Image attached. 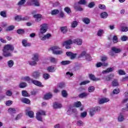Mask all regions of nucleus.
<instances>
[{
  "instance_id": "nucleus-37",
  "label": "nucleus",
  "mask_w": 128,
  "mask_h": 128,
  "mask_svg": "<svg viewBox=\"0 0 128 128\" xmlns=\"http://www.w3.org/2000/svg\"><path fill=\"white\" fill-rule=\"evenodd\" d=\"M108 12H103L100 14V16L102 18H108Z\"/></svg>"
},
{
  "instance_id": "nucleus-5",
  "label": "nucleus",
  "mask_w": 128,
  "mask_h": 128,
  "mask_svg": "<svg viewBox=\"0 0 128 128\" xmlns=\"http://www.w3.org/2000/svg\"><path fill=\"white\" fill-rule=\"evenodd\" d=\"M40 34H44L46 32L48 26V24H44L40 26Z\"/></svg>"
},
{
  "instance_id": "nucleus-45",
  "label": "nucleus",
  "mask_w": 128,
  "mask_h": 128,
  "mask_svg": "<svg viewBox=\"0 0 128 128\" xmlns=\"http://www.w3.org/2000/svg\"><path fill=\"white\" fill-rule=\"evenodd\" d=\"M14 29V26H9L6 29V30L7 32H10V30H13Z\"/></svg>"
},
{
  "instance_id": "nucleus-17",
  "label": "nucleus",
  "mask_w": 128,
  "mask_h": 128,
  "mask_svg": "<svg viewBox=\"0 0 128 128\" xmlns=\"http://www.w3.org/2000/svg\"><path fill=\"white\" fill-rule=\"evenodd\" d=\"M114 74H110V75H108L106 76L105 80L107 82H110V80H112V78H114Z\"/></svg>"
},
{
  "instance_id": "nucleus-59",
  "label": "nucleus",
  "mask_w": 128,
  "mask_h": 128,
  "mask_svg": "<svg viewBox=\"0 0 128 128\" xmlns=\"http://www.w3.org/2000/svg\"><path fill=\"white\" fill-rule=\"evenodd\" d=\"M121 29L122 31L123 32H126L128 30V28L126 26H122Z\"/></svg>"
},
{
  "instance_id": "nucleus-25",
  "label": "nucleus",
  "mask_w": 128,
  "mask_h": 128,
  "mask_svg": "<svg viewBox=\"0 0 128 128\" xmlns=\"http://www.w3.org/2000/svg\"><path fill=\"white\" fill-rule=\"evenodd\" d=\"M61 32L62 34H66L68 32V27L67 26H62L60 28Z\"/></svg>"
},
{
  "instance_id": "nucleus-9",
  "label": "nucleus",
  "mask_w": 128,
  "mask_h": 128,
  "mask_svg": "<svg viewBox=\"0 0 128 128\" xmlns=\"http://www.w3.org/2000/svg\"><path fill=\"white\" fill-rule=\"evenodd\" d=\"M73 44H76L78 46H82V40L80 38H76L72 40Z\"/></svg>"
},
{
  "instance_id": "nucleus-60",
  "label": "nucleus",
  "mask_w": 128,
  "mask_h": 128,
  "mask_svg": "<svg viewBox=\"0 0 128 128\" xmlns=\"http://www.w3.org/2000/svg\"><path fill=\"white\" fill-rule=\"evenodd\" d=\"M64 11L66 12L67 14H70V12H72V10H70V8L68 7L65 8Z\"/></svg>"
},
{
  "instance_id": "nucleus-15",
  "label": "nucleus",
  "mask_w": 128,
  "mask_h": 128,
  "mask_svg": "<svg viewBox=\"0 0 128 128\" xmlns=\"http://www.w3.org/2000/svg\"><path fill=\"white\" fill-rule=\"evenodd\" d=\"M74 8L76 10H78V12H82V10H84V8L80 6L78 4H74Z\"/></svg>"
},
{
  "instance_id": "nucleus-34",
  "label": "nucleus",
  "mask_w": 128,
  "mask_h": 128,
  "mask_svg": "<svg viewBox=\"0 0 128 128\" xmlns=\"http://www.w3.org/2000/svg\"><path fill=\"white\" fill-rule=\"evenodd\" d=\"M9 68H12L14 66V60H10L7 62Z\"/></svg>"
},
{
  "instance_id": "nucleus-7",
  "label": "nucleus",
  "mask_w": 128,
  "mask_h": 128,
  "mask_svg": "<svg viewBox=\"0 0 128 128\" xmlns=\"http://www.w3.org/2000/svg\"><path fill=\"white\" fill-rule=\"evenodd\" d=\"M66 55L68 56H70V60H74L76 58V56H78V54H74L72 52H66Z\"/></svg>"
},
{
  "instance_id": "nucleus-29",
  "label": "nucleus",
  "mask_w": 128,
  "mask_h": 128,
  "mask_svg": "<svg viewBox=\"0 0 128 128\" xmlns=\"http://www.w3.org/2000/svg\"><path fill=\"white\" fill-rule=\"evenodd\" d=\"M54 108H62V104L58 102H55L54 105Z\"/></svg>"
},
{
  "instance_id": "nucleus-52",
  "label": "nucleus",
  "mask_w": 128,
  "mask_h": 128,
  "mask_svg": "<svg viewBox=\"0 0 128 128\" xmlns=\"http://www.w3.org/2000/svg\"><path fill=\"white\" fill-rule=\"evenodd\" d=\"M86 60H88V62H90L92 60V56H90V54H87L86 56Z\"/></svg>"
},
{
  "instance_id": "nucleus-64",
  "label": "nucleus",
  "mask_w": 128,
  "mask_h": 128,
  "mask_svg": "<svg viewBox=\"0 0 128 128\" xmlns=\"http://www.w3.org/2000/svg\"><path fill=\"white\" fill-rule=\"evenodd\" d=\"M108 60L107 56H102L101 58V62H106Z\"/></svg>"
},
{
  "instance_id": "nucleus-36",
  "label": "nucleus",
  "mask_w": 128,
  "mask_h": 128,
  "mask_svg": "<svg viewBox=\"0 0 128 128\" xmlns=\"http://www.w3.org/2000/svg\"><path fill=\"white\" fill-rule=\"evenodd\" d=\"M16 108H10L8 109V112H9L10 114H16Z\"/></svg>"
},
{
  "instance_id": "nucleus-47",
  "label": "nucleus",
  "mask_w": 128,
  "mask_h": 128,
  "mask_svg": "<svg viewBox=\"0 0 128 128\" xmlns=\"http://www.w3.org/2000/svg\"><path fill=\"white\" fill-rule=\"evenodd\" d=\"M118 74L120 76H126V72L122 70H118Z\"/></svg>"
},
{
  "instance_id": "nucleus-3",
  "label": "nucleus",
  "mask_w": 128,
  "mask_h": 128,
  "mask_svg": "<svg viewBox=\"0 0 128 128\" xmlns=\"http://www.w3.org/2000/svg\"><path fill=\"white\" fill-rule=\"evenodd\" d=\"M72 44L73 41L70 39L62 42V46H65L66 48L70 49V44Z\"/></svg>"
},
{
  "instance_id": "nucleus-57",
  "label": "nucleus",
  "mask_w": 128,
  "mask_h": 128,
  "mask_svg": "<svg viewBox=\"0 0 128 128\" xmlns=\"http://www.w3.org/2000/svg\"><path fill=\"white\" fill-rule=\"evenodd\" d=\"M86 54V51H83L79 56V58H83L85 56Z\"/></svg>"
},
{
  "instance_id": "nucleus-30",
  "label": "nucleus",
  "mask_w": 128,
  "mask_h": 128,
  "mask_svg": "<svg viewBox=\"0 0 128 128\" xmlns=\"http://www.w3.org/2000/svg\"><path fill=\"white\" fill-rule=\"evenodd\" d=\"M28 86V84L26 82H22L20 84L19 86L20 88H24Z\"/></svg>"
},
{
  "instance_id": "nucleus-42",
  "label": "nucleus",
  "mask_w": 128,
  "mask_h": 128,
  "mask_svg": "<svg viewBox=\"0 0 128 128\" xmlns=\"http://www.w3.org/2000/svg\"><path fill=\"white\" fill-rule=\"evenodd\" d=\"M82 106V103L80 102H76L74 103V106L76 108H80V106Z\"/></svg>"
},
{
  "instance_id": "nucleus-14",
  "label": "nucleus",
  "mask_w": 128,
  "mask_h": 128,
  "mask_svg": "<svg viewBox=\"0 0 128 128\" xmlns=\"http://www.w3.org/2000/svg\"><path fill=\"white\" fill-rule=\"evenodd\" d=\"M40 72H35L32 74V78H36V79L38 78H40Z\"/></svg>"
},
{
  "instance_id": "nucleus-62",
  "label": "nucleus",
  "mask_w": 128,
  "mask_h": 128,
  "mask_svg": "<svg viewBox=\"0 0 128 128\" xmlns=\"http://www.w3.org/2000/svg\"><path fill=\"white\" fill-rule=\"evenodd\" d=\"M88 114V113L86 112H84L82 113H81V117L82 118H86V116Z\"/></svg>"
},
{
  "instance_id": "nucleus-54",
  "label": "nucleus",
  "mask_w": 128,
  "mask_h": 128,
  "mask_svg": "<svg viewBox=\"0 0 128 128\" xmlns=\"http://www.w3.org/2000/svg\"><path fill=\"white\" fill-rule=\"evenodd\" d=\"M112 92L114 94H120V89L118 88H116Z\"/></svg>"
},
{
  "instance_id": "nucleus-39",
  "label": "nucleus",
  "mask_w": 128,
  "mask_h": 128,
  "mask_svg": "<svg viewBox=\"0 0 128 128\" xmlns=\"http://www.w3.org/2000/svg\"><path fill=\"white\" fill-rule=\"evenodd\" d=\"M94 90H96V88L94 86H90L88 88V92H94Z\"/></svg>"
},
{
  "instance_id": "nucleus-26",
  "label": "nucleus",
  "mask_w": 128,
  "mask_h": 128,
  "mask_svg": "<svg viewBox=\"0 0 128 128\" xmlns=\"http://www.w3.org/2000/svg\"><path fill=\"white\" fill-rule=\"evenodd\" d=\"M82 22L84 24H88L90 22V20L88 18H82Z\"/></svg>"
},
{
  "instance_id": "nucleus-20",
  "label": "nucleus",
  "mask_w": 128,
  "mask_h": 128,
  "mask_svg": "<svg viewBox=\"0 0 128 128\" xmlns=\"http://www.w3.org/2000/svg\"><path fill=\"white\" fill-rule=\"evenodd\" d=\"M89 94H90L88 93L84 92L79 94L78 96L80 98H86V96H88Z\"/></svg>"
},
{
  "instance_id": "nucleus-32",
  "label": "nucleus",
  "mask_w": 128,
  "mask_h": 128,
  "mask_svg": "<svg viewBox=\"0 0 128 128\" xmlns=\"http://www.w3.org/2000/svg\"><path fill=\"white\" fill-rule=\"evenodd\" d=\"M50 62H52V64H56V62H58V59L54 57H50Z\"/></svg>"
},
{
  "instance_id": "nucleus-44",
  "label": "nucleus",
  "mask_w": 128,
  "mask_h": 128,
  "mask_svg": "<svg viewBox=\"0 0 128 128\" xmlns=\"http://www.w3.org/2000/svg\"><path fill=\"white\" fill-rule=\"evenodd\" d=\"M59 12H60V11H58V10H52L51 14H52V16H56L58 14Z\"/></svg>"
},
{
  "instance_id": "nucleus-63",
  "label": "nucleus",
  "mask_w": 128,
  "mask_h": 128,
  "mask_svg": "<svg viewBox=\"0 0 128 128\" xmlns=\"http://www.w3.org/2000/svg\"><path fill=\"white\" fill-rule=\"evenodd\" d=\"M98 8L100 10H106V6H104V4H99Z\"/></svg>"
},
{
  "instance_id": "nucleus-10",
  "label": "nucleus",
  "mask_w": 128,
  "mask_h": 128,
  "mask_svg": "<svg viewBox=\"0 0 128 128\" xmlns=\"http://www.w3.org/2000/svg\"><path fill=\"white\" fill-rule=\"evenodd\" d=\"M32 60L38 62L40 60V54L38 53L33 54Z\"/></svg>"
},
{
  "instance_id": "nucleus-2",
  "label": "nucleus",
  "mask_w": 128,
  "mask_h": 128,
  "mask_svg": "<svg viewBox=\"0 0 128 128\" xmlns=\"http://www.w3.org/2000/svg\"><path fill=\"white\" fill-rule=\"evenodd\" d=\"M50 50H52V54H62V50H60V48L58 46H53L50 48Z\"/></svg>"
},
{
  "instance_id": "nucleus-13",
  "label": "nucleus",
  "mask_w": 128,
  "mask_h": 128,
  "mask_svg": "<svg viewBox=\"0 0 128 128\" xmlns=\"http://www.w3.org/2000/svg\"><path fill=\"white\" fill-rule=\"evenodd\" d=\"M89 76L90 80H93L94 82H98V80H100V78H96V76H94V75L92 74H89Z\"/></svg>"
},
{
  "instance_id": "nucleus-55",
  "label": "nucleus",
  "mask_w": 128,
  "mask_h": 128,
  "mask_svg": "<svg viewBox=\"0 0 128 128\" xmlns=\"http://www.w3.org/2000/svg\"><path fill=\"white\" fill-rule=\"evenodd\" d=\"M22 94L23 96H28V94L26 90H22Z\"/></svg>"
},
{
  "instance_id": "nucleus-8",
  "label": "nucleus",
  "mask_w": 128,
  "mask_h": 128,
  "mask_svg": "<svg viewBox=\"0 0 128 128\" xmlns=\"http://www.w3.org/2000/svg\"><path fill=\"white\" fill-rule=\"evenodd\" d=\"M30 6H40V2L38 0H29Z\"/></svg>"
},
{
  "instance_id": "nucleus-61",
  "label": "nucleus",
  "mask_w": 128,
  "mask_h": 128,
  "mask_svg": "<svg viewBox=\"0 0 128 128\" xmlns=\"http://www.w3.org/2000/svg\"><path fill=\"white\" fill-rule=\"evenodd\" d=\"M93 108L94 109V110H95L96 112H100V106H96Z\"/></svg>"
},
{
  "instance_id": "nucleus-58",
  "label": "nucleus",
  "mask_w": 128,
  "mask_h": 128,
  "mask_svg": "<svg viewBox=\"0 0 128 128\" xmlns=\"http://www.w3.org/2000/svg\"><path fill=\"white\" fill-rule=\"evenodd\" d=\"M17 33H18V34H22L24 33V30L22 29H18L17 30Z\"/></svg>"
},
{
  "instance_id": "nucleus-21",
  "label": "nucleus",
  "mask_w": 128,
  "mask_h": 128,
  "mask_svg": "<svg viewBox=\"0 0 128 128\" xmlns=\"http://www.w3.org/2000/svg\"><path fill=\"white\" fill-rule=\"evenodd\" d=\"M52 36L50 34H47L44 36L42 38H40L41 40H48Z\"/></svg>"
},
{
  "instance_id": "nucleus-12",
  "label": "nucleus",
  "mask_w": 128,
  "mask_h": 128,
  "mask_svg": "<svg viewBox=\"0 0 128 128\" xmlns=\"http://www.w3.org/2000/svg\"><path fill=\"white\" fill-rule=\"evenodd\" d=\"M32 82L34 84H35V86H40V88H43L44 86L43 84L40 81L36 80H32Z\"/></svg>"
},
{
  "instance_id": "nucleus-27",
  "label": "nucleus",
  "mask_w": 128,
  "mask_h": 128,
  "mask_svg": "<svg viewBox=\"0 0 128 128\" xmlns=\"http://www.w3.org/2000/svg\"><path fill=\"white\" fill-rule=\"evenodd\" d=\"M52 98V94L50 93H48L44 96V100H50V98Z\"/></svg>"
},
{
  "instance_id": "nucleus-50",
  "label": "nucleus",
  "mask_w": 128,
  "mask_h": 128,
  "mask_svg": "<svg viewBox=\"0 0 128 128\" xmlns=\"http://www.w3.org/2000/svg\"><path fill=\"white\" fill-rule=\"evenodd\" d=\"M64 86H66V84H64V82H61L58 84V88H64Z\"/></svg>"
},
{
  "instance_id": "nucleus-56",
  "label": "nucleus",
  "mask_w": 128,
  "mask_h": 128,
  "mask_svg": "<svg viewBox=\"0 0 128 128\" xmlns=\"http://www.w3.org/2000/svg\"><path fill=\"white\" fill-rule=\"evenodd\" d=\"M43 78L45 80H48L50 78V74H43Z\"/></svg>"
},
{
  "instance_id": "nucleus-18",
  "label": "nucleus",
  "mask_w": 128,
  "mask_h": 128,
  "mask_svg": "<svg viewBox=\"0 0 128 128\" xmlns=\"http://www.w3.org/2000/svg\"><path fill=\"white\" fill-rule=\"evenodd\" d=\"M110 102V100L108 98H102L100 100L99 104H105V102Z\"/></svg>"
},
{
  "instance_id": "nucleus-53",
  "label": "nucleus",
  "mask_w": 128,
  "mask_h": 128,
  "mask_svg": "<svg viewBox=\"0 0 128 128\" xmlns=\"http://www.w3.org/2000/svg\"><path fill=\"white\" fill-rule=\"evenodd\" d=\"M0 16L3 18H6V12L5 11H2L0 12Z\"/></svg>"
},
{
  "instance_id": "nucleus-51",
  "label": "nucleus",
  "mask_w": 128,
  "mask_h": 128,
  "mask_svg": "<svg viewBox=\"0 0 128 128\" xmlns=\"http://www.w3.org/2000/svg\"><path fill=\"white\" fill-rule=\"evenodd\" d=\"M96 6V4H94V2H91L88 4V8H92L94 6Z\"/></svg>"
},
{
  "instance_id": "nucleus-41",
  "label": "nucleus",
  "mask_w": 128,
  "mask_h": 128,
  "mask_svg": "<svg viewBox=\"0 0 128 128\" xmlns=\"http://www.w3.org/2000/svg\"><path fill=\"white\" fill-rule=\"evenodd\" d=\"M112 86H118V82L117 80H114L112 82Z\"/></svg>"
},
{
  "instance_id": "nucleus-40",
  "label": "nucleus",
  "mask_w": 128,
  "mask_h": 128,
  "mask_svg": "<svg viewBox=\"0 0 128 128\" xmlns=\"http://www.w3.org/2000/svg\"><path fill=\"white\" fill-rule=\"evenodd\" d=\"M26 114H28V116L29 118H34V112L33 111H28Z\"/></svg>"
},
{
  "instance_id": "nucleus-31",
  "label": "nucleus",
  "mask_w": 128,
  "mask_h": 128,
  "mask_svg": "<svg viewBox=\"0 0 128 128\" xmlns=\"http://www.w3.org/2000/svg\"><path fill=\"white\" fill-rule=\"evenodd\" d=\"M60 64L62 66H66V64H70V60H62L60 62Z\"/></svg>"
},
{
  "instance_id": "nucleus-35",
  "label": "nucleus",
  "mask_w": 128,
  "mask_h": 128,
  "mask_svg": "<svg viewBox=\"0 0 128 128\" xmlns=\"http://www.w3.org/2000/svg\"><path fill=\"white\" fill-rule=\"evenodd\" d=\"M22 102H24V104H30V100L26 98H23L21 99Z\"/></svg>"
},
{
  "instance_id": "nucleus-46",
  "label": "nucleus",
  "mask_w": 128,
  "mask_h": 128,
  "mask_svg": "<svg viewBox=\"0 0 128 128\" xmlns=\"http://www.w3.org/2000/svg\"><path fill=\"white\" fill-rule=\"evenodd\" d=\"M26 4V0H20L18 3V6H24V4Z\"/></svg>"
},
{
  "instance_id": "nucleus-4",
  "label": "nucleus",
  "mask_w": 128,
  "mask_h": 128,
  "mask_svg": "<svg viewBox=\"0 0 128 128\" xmlns=\"http://www.w3.org/2000/svg\"><path fill=\"white\" fill-rule=\"evenodd\" d=\"M46 115V112L42 110H40L38 112L36 113V118L38 120H40V122H42V116H45Z\"/></svg>"
},
{
  "instance_id": "nucleus-1",
  "label": "nucleus",
  "mask_w": 128,
  "mask_h": 128,
  "mask_svg": "<svg viewBox=\"0 0 128 128\" xmlns=\"http://www.w3.org/2000/svg\"><path fill=\"white\" fill-rule=\"evenodd\" d=\"M14 47L12 45L6 44L4 46L3 49L2 54L5 58H8V56H12V53L10 52H14Z\"/></svg>"
},
{
  "instance_id": "nucleus-24",
  "label": "nucleus",
  "mask_w": 128,
  "mask_h": 128,
  "mask_svg": "<svg viewBox=\"0 0 128 128\" xmlns=\"http://www.w3.org/2000/svg\"><path fill=\"white\" fill-rule=\"evenodd\" d=\"M47 70L50 72H56V68L54 66H50L48 68Z\"/></svg>"
},
{
  "instance_id": "nucleus-28",
  "label": "nucleus",
  "mask_w": 128,
  "mask_h": 128,
  "mask_svg": "<svg viewBox=\"0 0 128 128\" xmlns=\"http://www.w3.org/2000/svg\"><path fill=\"white\" fill-rule=\"evenodd\" d=\"M22 80H24V82H30V80H32L30 79V78L28 76H26L25 77L22 78Z\"/></svg>"
},
{
  "instance_id": "nucleus-19",
  "label": "nucleus",
  "mask_w": 128,
  "mask_h": 128,
  "mask_svg": "<svg viewBox=\"0 0 128 128\" xmlns=\"http://www.w3.org/2000/svg\"><path fill=\"white\" fill-rule=\"evenodd\" d=\"M112 51L114 52H115V54H119V52H122V50L116 47H112Z\"/></svg>"
},
{
  "instance_id": "nucleus-11",
  "label": "nucleus",
  "mask_w": 128,
  "mask_h": 128,
  "mask_svg": "<svg viewBox=\"0 0 128 128\" xmlns=\"http://www.w3.org/2000/svg\"><path fill=\"white\" fill-rule=\"evenodd\" d=\"M33 17L35 18V21L37 22H40L42 20V14H34Z\"/></svg>"
},
{
  "instance_id": "nucleus-38",
  "label": "nucleus",
  "mask_w": 128,
  "mask_h": 128,
  "mask_svg": "<svg viewBox=\"0 0 128 128\" xmlns=\"http://www.w3.org/2000/svg\"><path fill=\"white\" fill-rule=\"evenodd\" d=\"M75 4H82V5H84L86 4V0H80L79 2Z\"/></svg>"
},
{
  "instance_id": "nucleus-22",
  "label": "nucleus",
  "mask_w": 128,
  "mask_h": 128,
  "mask_svg": "<svg viewBox=\"0 0 128 128\" xmlns=\"http://www.w3.org/2000/svg\"><path fill=\"white\" fill-rule=\"evenodd\" d=\"M96 112L94 108H91L90 109L89 114L90 116H92V117L94 116L96 114Z\"/></svg>"
},
{
  "instance_id": "nucleus-43",
  "label": "nucleus",
  "mask_w": 128,
  "mask_h": 128,
  "mask_svg": "<svg viewBox=\"0 0 128 128\" xmlns=\"http://www.w3.org/2000/svg\"><path fill=\"white\" fill-rule=\"evenodd\" d=\"M62 94L63 98H66L68 96V93L66 92V90H62Z\"/></svg>"
},
{
  "instance_id": "nucleus-23",
  "label": "nucleus",
  "mask_w": 128,
  "mask_h": 128,
  "mask_svg": "<svg viewBox=\"0 0 128 128\" xmlns=\"http://www.w3.org/2000/svg\"><path fill=\"white\" fill-rule=\"evenodd\" d=\"M118 122H124V115L122 114H120L118 118Z\"/></svg>"
},
{
  "instance_id": "nucleus-16",
  "label": "nucleus",
  "mask_w": 128,
  "mask_h": 128,
  "mask_svg": "<svg viewBox=\"0 0 128 128\" xmlns=\"http://www.w3.org/2000/svg\"><path fill=\"white\" fill-rule=\"evenodd\" d=\"M22 44L23 46L26 48V46H30V44L28 42V40H22Z\"/></svg>"
},
{
  "instance_id": "nucleus-6",
  "label": "nucleus",
  "mask_w": 128,
  "mask_h": 128,
  "mask_svg": "<svg viewBox=\"0 0 128 128\" xmlns=\"http://www.w3.org/2000/svg\"><path fill=\"white\" fill-rule=\"evenodd\" d=\"M14 20H17V22H20V20H30V17L26 16L22 18V16H17L14 17Z\"/></svg>"
},
{
  "instance_id": "nucleus-48",
  "label": "nucleus",
  "mask_w": 128,
  "mask_h": 128,
  "mask_svg": "<svg viewBox=\"0 0 128 128\" xmlns=\"http://www.w3.org/2000/svg\"><path fill=\"white\" fill-rule=\"evenodd\" d=\"M102 34H104V30H100L98 32L97 36H102Z\"/></svg>"
},
{
  "instance_id": "nucleus-49",
  "label": "nucleus",
  "mask_w": 128,
  "mask_h": 128,
  "mask_svg": "<svg viewBox=\"0 0 128 128\" xmlns=\"http://www.w3.org/2000/svg\"><path fill=\"white\" fill-rule=\"evenodd\" d=\"M78 26V22L76 21H74L72 23V28H76Z\"/></svg>"
},
{
  "instance_id": "nucleus-33",
  "label": "nucleus",
  "mask_w": 128,
  "mask_h": 128,
  "mask_svg": "<svg viewBox=\"0 0 128 128\" xmlns=\"http://www.w3.org/2000/svg\"><path fill=\"white\" fill-rule=\"evenodd\" d=\"M28 64H30V66H36V64H38L36 61H34V60L28 61Z\"/></svg>"
}]
</instances>
